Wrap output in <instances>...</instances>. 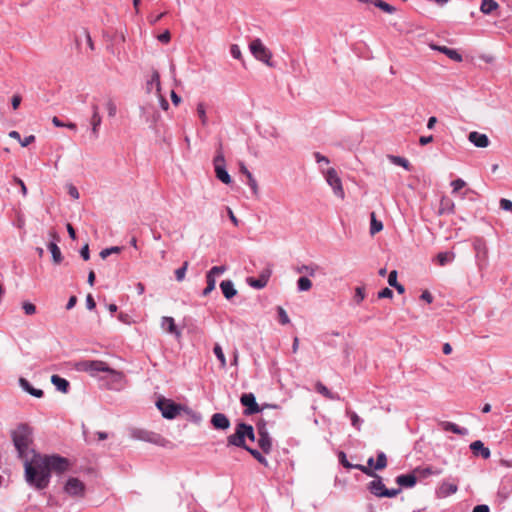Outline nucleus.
Wrapping results in <instances>:
<instances>
[{
    "mask_svg": "<svg viewBox=\"0 0 512 512\" xmlns=\"http://www.w3.org/2000/svg\"><path fill=\"white\" fill-rule=\"evenodd\" d=\"M48 249L49 251L51 252L52 254V259H53V262L55 264H60L63 260V256H62V253L60 251V248L58 247V245L54 242H50L48 244Z\"/></svg>",
    "mask_w": 512,
    "mask_h": 512,
    "instance_id": "31",
    "label": "nucleus"
},
{
    "mask_svg": "<svg viewBox=\"0 0 512 512\" xmlns=\"http://www.w3.org/2000/svg\"><path fill=\"white\" fill-rule=\"evenodd\" d=\"M213 352L220 362V367L225 368L226 367V358H225L224 352L222 350V347L219 344H215L214 348H213Z\"/></svg>",
    "mask_w": 512,
    "mask_h": 512,
    "instance_id": "38",
    "label": "nucleus"
},
{
    "mask_svg": "<svg viewBox=\"0 0 512 512\" xmlns=\"http://www.w3.org/2000/svg\"><path fill=\"white\" fill-rule=\"evenodd\" d=\"M22 309L26 315H33L36 313V306L31 302H23Z\"/></svg>",
    "mask_w": 512,
    "mask_h": 512,
    "instance_id": "50",
    "label": "nucleus"
},
{
    "mask_svg": "<svg viewBox=\"0 0 512 512\" xmlns=\"http://www.w3.org/2000/svg\"><path fill=\"white\" fill-rule=\"evenodd\" d=\"M157 38L160 42L167 44L171 40V34L168 30H166L163 33H161L160 35H158Z\"/></svg>",
    "mask_w": 512,
    "mask_h": 512,
    "instance_id": "58",
    "label": "nucleus"
},
{
    "mask_svg": "<svg viewBox=\"0 0 512 512\" xmlns=\"http://www.w3.org/2000/svg\"><path fill=\"white\" fill-rule=\"evenodd\" d=\"M277 313H278V317H279V322L282 325H286L290 322L289 316L287 315L286 311L281 306L277 307Z\"/></svg>",
    "mask_w": 512,
    "mask_h": 512,
    "instance_id": "47",
    "label": "nucleus"
},
{
    "mask_svg": "<svg viewBox=\"0 0 512 512\" xmlns=\"http://www.w3.org/2000/svg\"><path fill=\"white\" fill-rule=\"evenodd\" d=\"M346 413H347V415L349 416V418L351 420L352 426L355 429L360 430L361 423H362V420L360 419V417L355 412H353L351 410H347Z\"/></svg>",
    "mask_w": 512,
    "mask_h": 512,
    "instance_id": "40",
    "label": "nucleus"
},
{
    "mask_svg": "<svg viewBox=\"0 0 512 512\" xmlns=\"http://www.w3.org/2000/svg\"><path fill=\"white\" fill-rule=\"evenodd\" d=\"M10 436L20 459H26L30 455H33V452H36L33 448L34 431L29 424H17L15 428L11 430Z\"/></svg>",
    "mask_w": 512,
    "mask_h": 512,
    "instance_id": "2",
    "label": "nucleus"
},
{
    "mask_svg": "<svg viewBox=\"0 0 512 512\" xmlns=\"http://www.w3.org/2000/svg\"><path fill=\"white\" fill-rule=\"evenodd\" d=\"M109 117H114L117 113V106L113 100H108L105 104Z\"/></svg>",
    "mask_w": 512,
    "mask_h": 512,
    "instance_id": "52",
    "label": "nucleus"
},
{
    "mask_svg": "<svg viewBox=\"0 0 512 512\" xmlns=\"http://www.w3.org/2000/svg\"><path fill=\"white\" fill-rule=\"evenodd\" d=\"M221 291L225 298L231 299L237 294L234 284L231 280H224L220 283Z\"/></svg>",
    "mask_w": 512,
    "mask_h": 512,
    "instance_id": "25",
    "label": "nucleus"
},
{
    "mask_svg": "<svg viewBox=\"0 0 512 512\" xmlns=\"http://www.w3.org/2000/svg\"><path fill=\"white\" fill-rule=\"evenodd\" d=\"M397 271L393 270L388 275V284L392 287L396 286L397 284Z\"/></svg>",
    "mask_w": 512,
    "mask_h": 512,
    "instance_id": "60",
    "label": "nucleus"
},
{
    "mask_svg": "<svg viewBox=\"0 0 512 512\" xmlns=\"http://www.w3.org/2000/svg\"><path fill=\"white\" fill-rule=\"evenodd\" d=\"M373 4L376 7L380 8L381 10H383L384 12L389 13V14L394 13L396 10L393 6H391L390 4H388L382 0H375L373 2Z\"/></svg>",
    "mask_w": 512,
    "mask_h": 512,
    "instance_id": "41",
    "label": "nucleus"
},
{
    "mask_svg": "<svg viewBox=\"0 0 512 512\" xmlns=\"http://www.w3.org/2000/svg\"><path fill=\"white\" fill-rule=\"evenodd\" d=\"M472 512H490L487 505H477L473 508Z\"/></svg>",
    "mask_w": 512,
    "mask_h": 512,
    "instance_id": "64",
    "label": "nucleus"
},
{
    "mask_svg": "<svg viewBox=\"0 0 512 512\" xmlns=\"http://www.w3.org/2000/svg\"><path fill=\"white\" fill-rule=\"evenodd\" d=\"M76 370L86 372L92 377H99L109 371V365L101 360H83L76 364Z\"/></svg>",
    "mask_w": 512,
    "mask_h": 512,
    "instance_id": "3",
    "label": "nucleus"
},
{
    "mask_svg": "<svg viewBox=\"0 0 512 512\" xmlns=\"http://www.w3.org/2000/svg\"><path fill=\"white\" fill-rule=\"evenodd\" d=\"M187 268H188V262L186 261V262L183 263L182 267L178 268L175 271V277H176L177 281L181 282V281L184 280Z\"/></svg>",
    "mask_w": 512,
    "mask_h": 512,
    "instance_id": "46",
    "label": "nucleus"
},
{
    "mask_svg": "<svg viewBox=\"0 0 512 512\" xmlns=\"http://www.w3.org/2000/svg\"><path fill=\"white\" fill-rule=\"evenodd\" d=\"M324 178L327 184L332 188L334 195L343 200L345 198V192L337 171L334 168L327 169L324 172Z\"/></svg>",
    "mask_w": 512,
    "mask_h": 512,
    "instance_id": "7",
    "label": "nucleus"
},
{
    "mask_svg": "<svg viewBox=\"0 0 512 512\" xmlns=\"http://www.w3.org/2000/svg\"><path fill=\"white\" fill-rule=\"evenodd\" d=\"M51 382L55 385L57 390H59L63 393H66L68 391L69 382L66 379H64L58 375H52Z\"/></svg>",
    "mask_w": 512,
    "mask_h": 512,
    "instance_id": "29",
    "label": "nucleus"
},
{
    "mask_svg": "<svg viewBox=\"0 0 512 512\" xmlns=\"http://www.w3.org/2000/svg\"><path fill=\"white\" fill-rule=\"evenodd\" d=\"M257 430H258L257 443H258L259 447L261 448V450L265 454H269L272 449V439L269 436V433L267 432V430L265 428V424H262V425L259 424Z\"/></svg>",
    "mask_w": 512,
    "mask_h": 512,
    "instance_id": "11",
    "label": "nucleus"
},
{
    "mask_svg": "<svg viewBox=\"0 0 512 512\" xmlns=\"http://www.w3.org/2000/svg\"><path fill=\"white\" fill-rule=\"evenodd\" d=\"M64 491L72 497H83L85 484L78 478L70 477L64 486Z\"/></svg>",
    "mask_w": 512,
    "mask_h": 512,
    "instance_id": "10",
    "label": "nucleus"
},
{
    "mask_svg": "<svg viewBox=\"0 0 512 512\" xmlns=\"http://www.w3.org/2000/svg\"><path fill=\"white\" fill-rule=\"evenodd\" d=\"M249 50L251 54L259 61L265 63L268 66H272L271 51L263 44L261 39H253L249 44Z\"/></svg>",
    "mask_w": 512,
    "mask_h": 512,
    "instance_id": "6",
    "label": "nucleus"
},
{
    "mask_svg": "<svg viewBox=\"0 0 512 512\" xmlns=\"http://www.w3.org/2000/svg\"><path fill=\"white\" fill-rule=\"evenodd\" d=\"M214 168L225 167V157L221 151H218L213 160Z\"/></svg>",
    "mask_w": 512,
    "mask_h": 512,
    "instance_id": "51",
    "label": "nucleus"
},
{
    "mask_svg": "<svg viewBox=\"0 0 512 512\" xmlns=\"http://www.w3.org/2000/svg\"><path fill=\"white\" fill-rule=\"evenodd\" d=\"M101 123H102V118L99 113V108L97 105H93L90 124H91V131H92L94 138L98 137L99 127H100Z\"/></svg>",
    "mask_w": 512,
    "mask_h": 512,
    "instance_id": "19",
    "label": "nucleus"
},
{
    "mask_svg": "<svg viewBox=\"0 0 512 512\" xmlns=\"http://www.w3.org/2000/svg\"><path fill=\"white\" fill-rule=\"evenodd\" d=\"M454 259V254L451 252H440L437 255V261L440 266H444Z\"/></svg>",
    "mask_w": 512,
    "mask_h": 512,
    "instance_id": "36",
    "label": "nucleus"
},
{
    "mask_svg": "<svg viewBox=\"0 0 512 512\" xmlns=\"http://www.w3.org/2000/svg\"><path fill=\"white\" fill-rule=\"evenodd\" d=\"M230 53H231V56L235 59L240 60L242 58V53H241L240 47L237 44L231 45Z\"/></svg>",
    "mask_w": 512,
    "mask_h": 512,
    "instance_id": "56",
    "label": "nucleus"
},
{
    "mask_svg": "<svg viewBox=\"0 0 512 512\" xmlns=\"http://www.w3.org/2000/svg\"><path fill=\"white\" fill-rule=\"evenodd\" d=\"M242 429H245V440L248 439L252 442L255 441V433L251 425L245 423V426H243Z\"/></svg>",
    "mask_w": 512,
    "mask_h": 512,
    "instance_id": "53",
    "label": "nucleus"
},
{
    "mask_svg": "<svg viewBox=\"0 0 512 512\" xmlns=\"http://www.w3.org/2000/svg\"><path fill=\"white\" fill-rule=\"evenodd\" d=\"M390 160L392 163L405 168L406 170H410V163L406 158L400 156H390Z\"/></svg>",
    "mask_w": 512,
    "mask_h": 512,
    "instance_id": "42",
    "label": "nucleus"
},
{
    "mask_svg": "<svg viewBox=\"0 0 512 512\" xmlns=\"http://www.w3.org/2000/svg\"><path fill=\"white\" fill-rule=\"evenodd\" d=\"M383 229V224L381 221L376 220L375 213H371V225H370V233L375 235Z\"/></svg>",
    "mask_w": 512,
    "mask_h": 512,
    "instance_id": "37",
    "label": "nucleus"
},
{
    "mask_svg": "<svg viewBox=\"0 0 512 512\" xmlns=\"http://www.w3.org/2000/svg\"><path fill=\"white\" fill-rule=\"evenodd\" d=\"M197 114H198V117L201 120V123L203 125H206L207 124V116H206L205 106H204L203 103H199L197 105Z\"/></svg>",
    "mask_w": 512,
    "mask_h": 512,
    "instance_id": "49",
    "label": "nucleus"
},
{
    "mask_svg": "<svg viewBox=\"0 0 512 512\" xmlns=\"http://www.w3.org/2000/svg\"><path fill=\"white\" fill-rule=\"evenodd\" d=\"M161 328L169 334L175 335L177 338L181 336V332L178 330L175 321L172 317L164 316L161 319Z\"/></svg>",
    "mask_w": 512,
    "mask_h": 512,
    "instance_id": "18",
    "label": "nucleus"
},
{
    "mask_svg": "<svg viewBox=\"0 0 512 512\" xmlns=\"http://www.w3.org/2000/svg\"><path fill=\"white\" fill-rule=\"evenodd\" d=\"M147 92L155 91L156 95H160L161 92V81L160 74L157 70H153L150 79L146 83Z\"/></svg>",
    "mask_w": 512,
    "mask_h": 512,
    "instance_id": "15",
    "label": "nucleus"
},
{
    "mask_svg": "<svg viewBox=\"0 0 512 512\" xmlns=\"http://www.w3.org/2000/svg\"><path fill=\"white\" fill-rule=\"evenodd\" d=\"M458 490L457 482H450L443 480L436 488L435 494L437 498H446L452 494H455Z\"/></svg>",
    "mask_w": 512,
    "mask_h": 512,
    "instance_id": "14",
    "label": "nucleus"
},
{
    "mask_svg": "<svg viewBox=\"0 0 512 512\" xmlns=\"http://www.w3.org/2000/svg\"><path fill=\"white\" fill-rule=\"evenodd\" d=\"M22 460L24 461L25 480L36 490L48 487L52 472L61 474L69 470L71 466L67 458L56 454L47 455L33 452L31 457Z\"/></svg>",
    "mask_w": 512,
    "mask_h": 512,
    "instance_id": "1",
    "label": "nucleus"
},
{
    "mask_svg": "<svg viewBox=\"0 0 512 512\" xmlns=\"http://www.w3.org/2000/svg\"><path fill=\"white\" fill-rule=\"evenodd\" d=\"M158 97V100H159V104L161 106V108L163 110H168L169 108V103L168 101L165 99V97L162 95V92H160V95H156Z\"/></svg>",
    "mask_w": 512,
    "mask_h": 512,
    "instance_id": "62",
    "label": "nucleus"
},
{
    "mask_svg": "<svg viewBox=\"0 0 512 512\" xmlns=\"http://www.w3.org/2000/svg\"><path fill=\"white\" fill-rule=\"evenodd\" d=\"M339 460H340V463L347 469H352V468H355V469H358L360 470L361 472H363L364 474L368 475V476H374V472L372 469L364 466V465H361V464H356V465H353L351 464L347 458H346V455L344 452H340L339 453Z\"/></svg>",
    "mask_w": 512,
    "mask_h": 512,
    "instance_id": "16",
    "label": "nucleus"
},
{
    "mask_svg": "<svg viewBox=\"0 0 512 512\" xmlns=\"http://www.w3.org/2000/svg\"><path fill=\"white\" fill-rule=\"evenodd\" d=\"M240 402L243 406L246 407L244 411L245 415H252L262 411L263 409L259 407V405L256 402L255 396L252 393H244L240 398Z\"/></svg>",
    "mask_w": 512,
    "mask_h": 512,
    "instance_id": "12",
    "label": "nucleus"
},
{
    "mask_svg": "<svg viewBox=\"0 0 512 512\" xmlns=\"http://www.w3.org/2000/svg\"><path fill=\"white\" fill-rule=\"evenodd\" d=\"M316 391L329 400H340V396L337 393L331 392L323 383L317 382L315 385Z\"/></svg>",
    "mask_w": 512,
    "mask_h": 512,
    "instance_id": "26",
    "label": "nucleus"
},
{
    "mask_svg": "<svg viewBox=\"0 0 512 512\" xmlns=\"http://www.w3.org/2000/svg\"><path fill=\"white\" fill-rule=\"evenodd\" d=\"M34 141H35V136L29 135V136L25 137L24 139H21L20 144L22 147H27Z\"/></svg>",
    "mask_w": 512,
    "mask_h": 512,
    "instance_id": "63",
    "label": "nucleus"
},
{
    "mask_svg": "<svg viewBox=\"0 0 512 512\" xmlns=\"http://www.w3.org/2000/svg\"><path fill=\"white\" fill-rule=\"evenodd\" d=\"M470 449L475 455H481L484 459H488L491 455L490 450L480 440L472 442Z\"/></svg>",
    "mask_w": 512,
    "mask_h": 512,
    "instance_id": "23",
    "label": "nucleus"
},
{
    "mask_svg": "<svg viewBox=\"0 0 512 512\" xmlns=\"http://www.w3.org/2000/svg\"><path fill=\"white\" fill-rule=\"evenodd\" d=\"M500 207L503 210L511 211L512 212V201H510L508 199H505V198H502L500 200Z\"/></svg>",
    "mask_w": 512,
    "mask_h": 512,
    "instance_id": "57",
    "label": "nucleus"
},
{
    "mask_svg": "<svg viewBox=\"0 0 512 512\" xmlns=\"http://www.w3.org/2000/svg\"><path fill=\"white\" fill-rule=\"evenodd\" d=\"M121 251V248L118 247V246H113V247H110V248H106V249H103L101 252H100V256L102 259H105L107 258L110 254L112 253H119Z\"/></svg>",
    "mask_w": 512,
    "mask_h": 512,
    "instance_id": "54",
    "label": "nucleus"
},
{
    "mask_svg": "<svg viewBox=\"0 0 512 512\" xmlns=\"http://www.w3.org/2000/svg\"><path fill=\"white\" fill-rule=\"evenodd\" d=\"M373 477H374V480H372L369 483L368 489L376 497H379V498H383V497L393 498V497L397 496L401 492L400 488H397V489H387L385 487L383 481H382V478L380 476L376 475L375 473H374Z\"/></svg>",
    "mask_w": 512,
    "mask_h": 512,
    "instance_id": "5",
    "label": "nucleus"
},
{
    "mask_svg": "<svg viewBox=\"0 0 512 512\" xmlns=\"http://www.w3.org/2000/svg\"><path fill=\"white\" fill-rule=\"evenodd\" d=\"M442 427L445 431H450L459 435H466L468 432L465 428H461L452 422H443Z\"/></svg>",
    "mask_w": 512,
    "mask_h": 512,
    "instance_id": "32",
    "label": "nucleus"
},
{
    "mask_svg": "<svg viewBox=\"0 0 512 512\" xmlns=\"http://www.w3.org/2000/svg\"><path fill=\"white\" fill-rule=\"evenodd\" d=\"M499 7L495 0H482L480 5V11L483 14H490Z\"/></svg>",
    "mask_w": 512,
    "mask_h": 512,
    "instance_id": "30",
    "label": "nucleus"
},
{
    "mask_svg": "<svg viewBox=\"0 0 512 512\" xmlns=\"http://www.w3.org/2000/svg\"><path fill=\"white\" fill-rule=\"evenodd\" d=\"M365 296V289L363 287H357L355 289L354 300L356 301V303H361L365 299Z\"/></svg>",
    "mask_w": 512,
    "mask_h": 512,
    "instance_id": "55",
    "label": "nucleus"
},
{
    "mask_svg": "<svg viewBox=\"0 0 512 512\" xmlns=\"http://www.w3.org/2000/svg\"><path fill=\"white\" fill-rule=\"evenodd\" d=\"M158 409L161 411L162 416L167 419H174L180 412V405L174 403L172 400L161 398L156 402Z\"/></svg>",
    "mask_w": 512,
    "mask_h": 512,
    "instance_id": "8",
    "label": "nucleus"
},
{
    "mask_svg": "<svg viewBox=\"0 0 512 512\" xmlns=\"http://www.w3.org/2000/svg\"><path fill=\"white\" fill-rule=\"evenodd\" d=\"M417 482L414 474H402L396 477V483L401 487L411 488Z\"/></svg>",
    "mask_w": 512,
    "mask_h": 512,
    "instance_id": "24",
    "label": "nucleus"
},
{
    "mask_svg": "<svg viewBox=\"0 0 512 512\" xmlns=\"http://www.w3.org/2000/svg\"><path fill=\"white\" fill-rule=\"evenodd\" d=\"M318 270V266L315 264L312 265H301L295 268V271L299 274H307L309 276H314L316 271Z\"/></svg>",
    "mask_w": 512,
    "mask_h": 512,
    "instance_id": "34",
    "label": "nucleus"
},
{
    "mask_svg": "<svg viewBox=\"0 0 512 512\" xmlns=\"http://www.w3.org/2000/svg\"><path fill=\"white\" fill-rule=\"evenodd\" d=\"M247 451L261 464L267 466V459L256 449L251 447L247 448Z\"/></svg>",
    "mask_w": 512,
    "mask_h": 512,
    "instance_id": "44",
    "label": "nucleus"
},
{
    "mask_svg": "<svg viewBox=\"0 0 512 512\" xmlns=\"http://www.w3.org/2000/svg\"><path fill=\"white\" fill-rule=\"evenodd\" d=\"M415 473H417L421 478H427L430 475H440L442 473V469L428 466L416 469Z\"/></svg>",
    "mask_w": 512,
    "mask_h": 512,
    "instance_id": "28",
    "label": "nucleus"
},
{
    "mask_svg": "<svg viewBox=\"0 0 512 512\" xmlns=\"http://www.w3.org/2000/svg\"><path fill=\"white\" fill-rule=\"evenodd\" d=\"M132 438L155 444L160 447H173V444L160 434L145 429H133L131 431Z\"/></svg>",
    "mask_w": 512,
    "mask_h": 512,
    "instance_id": "4",
    "label": "nucleus"
},
{
    "mask_svg": "<svg viewBox=\"0 0 512 512\" xmlns=\"http://www.w3.org/2000/svg\"><path fill=\"white\" fill-rule=\"evenodd\" d=\"M19 385L25 392L29 393L30 395L36 398L43 397V391L41 389L34 388L27 379L21 377L19 379Z\"/></svg>",
    "mask_w": 512,
    "mask_h": 512,
    "instance_id": "22",
    "label": "nucleus"
},
{
    "mask_svg": "<svg viewBox=\"0 0 512 512\" xmlns=\"http://www.w3.org/2000/svg\"><path fill=\"white\" fill-rule=\"evenodd\" d=\"M269 277L270 271H267L266 273H262L259 278H248L247 282L253 288L262 289L267 285Z\"/></svg>",
    "mask_w": 512,
    "mask_h": 512,
    "instance_id": "21",
    "label": "nucleus"
},
{
    "mask_svg": "<svg viewBox=\"0 0 512 512\" xmlns=\"http://www.w3.org/2000/svg\"><path fill=\"white\" fill-rule=\"evenodd\" d=\"M215 174H216V177L221 181L223 182L224 184H230L231 183V177L229 175V173L227 172L226 170V167H217L215 169Z\"/></svg>",
    "mask_w": 512,
    "mask_h": 512,
    "instance_id": "33",
    "label": "nucleus"
},
{
    "mask_svg": "<svg viewBox=\"0 0 512 512\" xmlns=\"http://www.w3.org/2000/svg\"><path fill=\"white\" fill-rule=\"evenodd\" d=\"M433 48L438 50L439 52L445 54L446 56H448L450 59H452L454 61H457V62L462 61V56L454 49L448 48L446 46H434Z\"/></svg>",
    "mask_w": 512,
    "mask_h": 512,
    "instance_id": "27",
    "label": "nucleus"
},
{
    "mask_svg": "<svg viewBox=\"0 0 512 512\" xmlns=\"http://www.w3.org/2000/svg\"><path fill=\"white\" fill-rule=\"evenodd\" d=\"M211 423L216 429L226 430L230 426V421L223 413H215L211 418Z\"/></svg>",
    "mask_w": 512,
    "mask_h": 512,
    "instance_id": "20",
    "label": "nucleus"
},
{
    "mask_svg": "<svg viewBox=\"0 0 512 512\" xmlns=\"http://www.w3.org/2000/svg\"><path fill=\"white\" fill-rule=\"evenodd\" d=\"M243 426H245V423L242 422L236 425L235 432L227 437L228 446H236L245 450L249 448L246 444L245 429H242Z\"/></svg>",
    "mask_w": 512,
    "mask_h": 512,
    "instance_id": "9",
    "label": "nucleus"
},
{
    "mask_svg": "<svg viewBox=\"0 0 512 512\" xmlns=\"http://www.w3.org/2000/svg\"><path fill=\"white\" fill-rule=\"evenodd\" d=\"M226 271V266H213L208 272L207 276L214 278L216 280V277L222 275Z\"/></svg>",
    "mask_w": 512,
    "mask_h": 512,
    "instance_id": "43",
    "label": "nucleus"
},
{
    "mask_svg": "<svg viewBox=\"0 0 512 512\" xmlns=\"http://www.w3.org/2000/svg\"><path fill=\"white\" fill-rule=\"evenodd\" d=\"M393 297V291L389 288H384L378 293V298H392Z\"/></svg>",
    "mask_w": 512,
    "mask_h": 512,
    "instance_id": "59",
    "label": "nucleus"
},
{
    "mask_svg": "<svg viewBox=\"0 0 512 512\" xmlns=\"http://www.w3.org/2000/svg\"><path fill=\"white\" fill-rule=\"evenodd\" d=\"M387 466V457L384 452L377 454V459L374 465L375 470H383Z\"/></svg>",
    "mask_w": 512,
    "mask_h": 512,
    "instance_id": "39",
    "label": "nucleus"
},
{
    "mask_svg": "<svg viewBox=\"0 0 512 512\" xmlns=\"http://www.w3.org/2000/svg\"><path fill=\"white\" fill-rule=\"evenodd\" d=\"M21 101H22V98L20 95H18V94L13 95V97L11 99L12 108L14 110H17L21 104Z\"/></svg>",
    "mask_w": 512,
    "mask_h": 512,
    "instance_id": "61",
    "label": "nucleus"
},
{
    "mask_svg": "<svg viewBox=\"0 0 512 512\" xmlns=\"http://www.w3.org/2000/svg\"><path fill=\"white\" fill-rule=\"evenodd\" d=\"M312 287V282L308 277H300L297 281V289L300 292L309 291Z\"/></svg>",
    "mask_w": 512,
    "mask_h": 512,
    "instance_id": "35",
    "label": "nucleus"
},
{
    "mask_svg": "<svg viewBox=\"0 0 512 512\" xmlns=\"http://www.w3.org/2000/svg\"><path fill=\"white\" fill-rule=\"evenodd\" d=\"M468 139L471 143L479 148H486L490 143L486 134H482L477 131L470 132Z\"/></svg>",
    "mask_w": 512,
    "mask_h": 512,
    "instance_id": "17",
    "label": "nucleus"
},
{
    "mask_svg": "<svg viewBox=\"0 0 512 512\" xmlns=\"http://www.w3.org/2000/svg\"><path fill=\"white\" fill-rule=\"evenodd\" d=\"M206 282H207V286L202 292L203 296H208L215 289V286H216V280L207 275H206Z\"/></svg>",
    "mask_w": 512,
    "mask_h": 512,
    "instance_id": "45",
    "label": "nucleus"
},
{
    "mask_svg": "<svg viewBox=\"0 0 512 512\" xmlns=\"http://www.w3.org/2000/svg\"><path fill=\"white\" fill-rule=\"evenodd\" d=\"M124 374L121 371L114 370L109 367V371L103 375L102 379H107L109 381V387L111 389H120L123 387L124 382Z\"/></svg>",
    "mask_w": 512,
    "mask_h": 512,
    "instance_id": "13",
    "label": "nucleus"
},
{
    "mask_svg": "<svg viewBox=\"0 0 512 512\" xmlns=\"http://www.w3.org/2000/svg\"><path fill=\"white\" fill-rule=\"evenodd\" d=\"M451 186H452V193L455 194L466 186V182L463 179L458 178L451 182Z\"/></svg>",
    "mask_w": 512,
    "mask_h": 512,
    "instance_id": "48",
    "label": "nucleus"
}]
</instances>
